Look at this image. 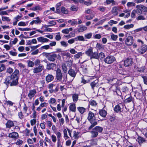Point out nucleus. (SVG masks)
Wrapping results in <instances>:
<instances>
[{
    "label": "nucleus",
    "mask_w": 147,
    "mask_h": 147,
    "mask_svg": "<svg viewBox=\"0 0 147 147\" xmlns=\"http://www.w3.org/2000/svg\"><path fill=\"white\" fill-rule=\"evenodd\" d=\"M18 79L17 78H13L11 76H8L6 78L4 83L7 86L10 84L11 86H14L18 85Z\"/></svg>",
    "instance_id": "nucleus-1"
},
{
    "label": "nucleus",
    "mask_w": 147,
    "mask_h": 147,
    "mask_svg": "<svg viewBox=\"0 0 147 147\" xmlns=\"http://www.w3.org/2000/svg\"><path fill=\"white\" fill-rule=\"evenodd\" d=\"M87 119L91 124V125L88 128L89 130L91 129L97 124V123L96 121V119L94 114L91 111L89 112Z\"/></svg>",
    "instance_id": "nucleus-2"
},
{
    "label": "nucleus",
    "mask_w": 147,
    "mask_h": 147,
    "mask_svg": "<svg viewBox=\"0 0 147 147\" xmlns=\"http://www.w3.org/2000/svg\"><path fill=\"white\" fill-rule=\"evenodd\" d=\"M115 60V58L114 56L110 55L106 57L104 59V61L106 63L111 64L114 62Z\"/></svg>",
    "instance_id": "nucleus-3"
},
{
    "label": "nucleus",
    "mask_w": 147,
    "mask_h": 147,
    "mask_svg": "<svg viewBox=\"0 0 147 147\" xmlns=\"http://www.w3.org/2000/svg\"><path fill=\"white\" fill-rule=\"evenodd\" d=\"M63 76L61 69L58 68L56 70V78L57 80L61 81L62 80Z\"/></svg>",
    "instance_id": "nucleus-4"
},
{
    "label": "nucleus",
    "mask_w": 147,
    "mask_h": 147,
    "mask_svg": "<svg viewBox=\"0 0 147 147\" xmlns=\"http://www.w3.org/2000/svg\"><path fill=\"white\" fill-rule=\"evenodd\" d=\"M134 42L133 37L131 36H128L125 41V44L128 46L131 45Z\"/></svg>",
    "instance_id": "nucleus-5"
},
{
    "label": "nucleus",
    "mask_w": 147,
    "mask_h": 147,
    "mask_svg": "<svg viewBox=\"0 0 147 147\" xmlns=\"http://www.w3.org/2000/svg\"><path fill=\"white\" fill-rule=\"evenodd\" d=\"M132 59L131 58H127L124 61V65L126 67H129L133 63Z\"/></svg>",
    "instance_id": "nucleus-6"
},
{
    "label": "nucleus",
    "mask_w": 147,
    "mask_h": 147,
    "mask_svg": "<svg viewBox=\"0 0 147 147\" xmlns=\"http://www.w3.org/2000/svg\"><path fill=\"white\" fill-rule=\"evenodd\" d=\"M123 105L120 103L115 106L114 108V110L116 113H118L119 112H122L121 110L123 108Z\"/></svg>",
    "instance_id": "nucleus-7"
},
{
    "label": "nucleus",
    "mask_w": 147,
    "mask_h": 147,
    "mask_svg": "<svg viewBox=\"0 0 147 147\" xmlns=\"http://www.w3.org/2000/svg\"><path fill=\"white\" fill-rule=\"evenodd\" d=\"M90 85L92 90L94 91L96 88L99 87L98 81L96 80L91 82Z\"/></svg>",
    "instance_id": "nucleus-8"
},
{
    "label": "nucleus",
    "mask_w": 147,
    "mask_h": 147,
    "mask_svg": "<svg viewBox=\"0 0 147 147\" xmlns=\"http://www.w3.org/2000/svg\"><path fill=\"white\" fill-rule=\"evenodd\" d=\"M57 55L55 54L48 55L46 56L49 61H50L54 62L55 60V58L57 57Z\"/></svg>",
    "instance_id": "nucleus-9"
},
{
    "label": "nucleus",
    "mask_w": 147,
    "mask_h": 147,
    "mask_svg": "<svg viewBox=\"0 0 147 147\" xmlns=\"http://www.w3.org/2000/svg\"><path fill=\"white\" fill-rule=\"evenodd\" d=\"M43 69L44 66L41 65L34 68L33 69V72L34 73H38L42 71Z\"/></svg>",
    "instance_id": "nucleus-10"
},
{
    "label": "nucleus",
    "mask_w": 147,
    "mask_h": 147,
    "mask_svg": "<svg viewBox=\"0 0 147 147\" xmlns=\"http://www.w3.org/2000/svg\"><path fill=\"white\" fill-rule=\"evenodd\" d=\"M147 50V45H142L138 50V53L141 54L144 53Z\"/></svg>",
    "instance_id": "nucleus-11"
},
{
    "label": "nucleus",
    "mask_w": 147,
    "mask_h": 147,
    "mask_svg": "<svg viewBox=\"0 0 147 147\" xmlns=\"http://www.w3.org/2000/svg\"><path fill=\"white\" fill-rule=\"evenodd\" d=\"M68 74L74 78L76 76L77 72L71 68L68 71Z\"/></svg>",
    "instance_id": "nucleus-12"
},
{
    "label": "nucleus",
    "mask_w": 147,
    "mask_h": 147,
    "mask_svg": "<svg viewBox=\"0 0 147 147\" xmlns=\"http://www.w3.org/2000/svg\"><path fill=\"white\" fill-rule=\"evenodd\" d=\"M54 79V76L51 74H48L45 77L46 81L47 83H49L53 81Z\"/></svg>",
    "instance_id": "nucleus-13"
},
{
    "label": "nucleus",
    "mask_w": 147,
    "mask_h": 147,
    "mask_svg": "<svg viewBox=\"0 0 147 147\" xmlns=\"http://www.w3.org/2000/svg\"><path fill=\"white\" fill-rule=\"evenodd\" d=\"M18 134L17 132H15L9 134L8 136L9 137L13 138L14 139H17L18 138Z\"/></svg>",
    "instance_id": "nucleus-14"
},
{
    "label": "nucleus",
    "mask_w": 147,
    "mask_h": 147,
    "mask_svg": "<svg viewBox=\"0 0 147 147\" xmlns=\"http://www.w3.org/2000/svg\"><path fill=\"white\" fill-rule=\"evenodd\" d=\"M5 125L7 128L10 129L11 127H13L14 125L13 121L10 120H8L6 123Z\"/></svg>",
    "instance_id": "nucleus-15"
},
{
    "label": "nucleus",
    "mask_w": 147,
    "mask_h": 147,
    "mask_svg": "<svg viewBox=\"0 0 147 147\" xmlns=\"http://www.w3.org/2000/svg\"><path fill=\"white\" fill-rule=\"evenodd\" d=\"M56 66V64L53 63H50L47 64L46 67V69L48 70H50L51 69L53 70L54 68Z\"/></svg>",
    "instance_id": "nucleus-16"
},
{
    "label": "nucleus",
    "mask_w": 147,
    "mask_h": 147,
    "mask_svg": "<svg viewBox=\"0 0 147 147\" xmlns=\"http://www.w3.org/2000/svg\"><path fill=\"white\" fill-rule=\"evenodd\" d=\"M36 92L35 89L30 90L29 91V93L28 94V96L30 99H31L36 94Z\"/></svg>",
    "instance_id": "nucleus-17"
},
{
    "label": "nucleus",
    "mask_w": 147,
    "mask_h": 147,
    "mask_svg": "<svg viewBox=\"0 0 147 147\" xmlns=\"http://www.w3.org/2000/svg\"><path fill=\"white\" fill-rule=\"evenodd\" d=\"M93 53V48L90 47L85 51V54L88 56L90 57Z\"/></svg>",
    "instance_id": "nucleus-18"
},
{
    "label": "nucleus",
    "mask_w": 147,
    "mask_h": 147,
    "mask_svg": "<svg viewBox=\"0 0 147 147\" xmlns=\"http://www.w3.org/2000/svg\"><path fill=\"white\" fill-rule=\"evenodd\" d=\"M87 29V27L82 26H79L77 28V31L78 32H82Z\"/></svg>",
    "instance_id": "nucleus-19"
},
{
    "label": "nucleus",
    "mask_w": 147,
    "mask_h": 147,
    "mask_svg": "<svg viewBox=\"0 0 147 147\" xmlns=\"http://www.w3.org/2000/svg\"><path fill=\"white\" fill-rule=\"evenodd\" d=\"M99 113L102 117H105L107 115V112L105 110L102 109L100 110Z\"/></svg>",
    "instance_id": "nucleus-20"
},
{
    "label": "nucleus",
    "mask_w": 147,
    "mask_h": 147,
    "mask_svg": "<svg viewBox=\"0 0 147 147\" xmlns=\"http://www.w3.org/2000/svg\"><path fill=\"white\" fill-rule=\"evenodd\" d=\"M103 129L102 127L100 126H96L93 128V130L95 131L96 132H98V133H100L102 132Z\"/></svg>",
    "instance_id": "nucleus-21"
},
{
    "label": "nucleus",
    "mask_w": 147,
    "mask_h": 147,
    "mask_svg": "<svg viewBox=\"0 0 147 147\" xmlns=\"http://www.w3.org/2000/svg\"><path fill=\"white\" fill-rule=\"evenodd\" d=\"M19 71L18 69H16L14 72L12 74V75L11 76L13 78H17V79H19V77L18 76L19 74Z\"/></svg>",
    "instance_id": "nucleus-22"
},
{
    "label": "nucleus",
    "mask_w": 147,
    "mask_h": 147,
    "mask_svg": "<svg viewBox=\"0 0 147 147\" xmlns=\"http://www.w3.org/2000/svg\"><path fill=\"white\" fill-rule=\"evenodd\" d=\"M69 109L71 111L73 112H75L76 109L75 104L74 103H72L69 106Z\"/></svg>",
    "instance_id": "nucleus-23"
},
{
    "label": "nucleus",
    "mask_w": 147,
    "mask_h": 147,
    "mask_svg": "<svg viewBox=\"0 0 147 147\" xmlns=\"http://www.w3.org/2000/svg\"><path fill=\"white\" fill-rule=\"evenodd\" d=\"M92 58L97 59H98V54L97 52H94V53H93L90 57V59H91Z\"/></svg>",
    "instance_id": "nucleus-24"
},
{
    "label": "nucleus",
    "mask_w": 147,
    "mask_h": 147,
    "mask_svg": "<svg viewBox=\"0 0 147 147\" xmlns=\"http://www.w3.org/2000/svg\"><path fill=\"white\" fill-rule=\"evenodd\" d=\"M61 67L63 72L65 73H66L67 72L68 69L66 64L65 63H63Z\"/></svg>",
    "instance_id": "nucleus-25"
},
{
    "label": "nucleus",
    "mask_w": 147,
    "mask_h": 147,
    "mask_svg": "<svg viewBox=\"0 0 147 147\" xmlns=\"http://www.w3.org/2000/svg\"><path fill=\"white\" fill-rule=\"evenodd\" d=\"M77 109L79 112L82 114H83L86 111V109L82 107H78Z\"/></svg>",
    "instance_id": "nucleus-26"
},
{
    "label": "nucleus",
    "mask_w": 147,
    "mask_h": 147,
    "mask_svg": "<svg viewBox=\"0 0 147 147\" xmlns=\"http://www.w3.org/2000/svg\"><path fill=\"white\" fill-rule=\"evenodd\" d=\"M98 10L101 12H104L106 11V8L103 6H99L97 8Z\"/></svg>",
    "instance_id": "nucleus-27"
},
{
    "label": "nucleus",
    "mask_w": 147,
    "mask_h": 147,
    "mask_svg": "<svg viewBox=\"0 0 147 147\" xmlns=\"http://www.w3.org/2000/svg\"><path fill=\"white\" fill-rule=\"evenodd\" d=\"M90 132L91 134V137L92 138L96 137L98 134V132H96L95 131L93 130V131H91Z\"/></svg>",
    "instance_id": "nucleus-28"
},
{
    "label": "nucleus",
    "mask_w": 147,
    "mask_h": 147,
    "mask_svg": "<svg viewBox=\"0 0 147 147\" xmlns=\"http://www.w3.org/2000/svg\"><path fill=\"white\" fill-rule=\"evenodd\" d=\"M136 8H137L136 10H135V11L138 15H140L142 13V11L141 8H140L139 7L137 6V5L136 6Z\"/></svg>",
    "instance_id": "nucleus-29"
},
{
    "label": "nucleus",
    "mask_w": 147,
    "mask_h": 147,
    "mask_svg": "<svg viewBox=\"0 0 147 147\" xmlns=\"http://www.w3.org/2000/svg\"><path fill=\"white\" fill-rule=\"evenodd\" d=\"M137 6L139 7L140 8H141L142 11L144 12H147V7L144 6L143 5H137Z\"/></svg>",
    "instance_id": "nucleus-30"
},
{
    "label": "nucleus",
    "mask_w": 147,
    "mask_h": 147,
    "mask_svg": "<svg viewBox=\"0 0 147 147\" xmlns=\"http://www.w3.org/2000/svg\"><path fill=\"white\" fill-rule=\"evenodd\" d=\"M78 94H73L72 95V98L73 101L74 102H76L78 100Z\"/></svg>",
    "instance_id": "nucleus-31"
},
{
    "label": "nucleus",
    "mask_w": 147,
    "mask_h": 147,
    "mask_svg": "<svg viewBox=\"0 0 147 147\" xmlns=\"http://www.w3.org/2000/svg\"><path fill=\"white\" fill-rule=\"evenodd\" d=\"M6 69L5 65L3 63H0V72Z\"/></svg>",
    "instance_id": "nucleus-32"
},
{
    "label": "nucleus",
    "mask_w": 147,
    "mask_h": 147,
    "mask_svg": "<svg viewBox=\"0 0 147 147\" xmlns=\"http://www.w3.org/2000/svg\"><path fill=\"white\" fill-rule=\"evenodd\" d=\"M117 11V8L116 7H113L112 9V13H113L115 16H116L117 15L118 13Z\"/></svg>",
    "instance_id": "nucleus-33"
},
{
    "label": "nucleus",
    "mask_w": 147,
    "mask_h": 147,
    "mask_svg": "<svg viewBox=\"0 0 147 147\" xmlns=\"http://www.w3.org/2000/svg\"><path fill=\"white\" fill-rule=\"evenodd\" d=\"M28 65L29 67H33L34 65V62L31 60L27 61Z\"/></svg>",
    "instance_id": "nucleus-34"
},
{
    "label": "nucleus",
    "mask_w": 147,
    "mask_h": 147,
    "mask_svg": "<svg viewBox=\"0 0 147 147\" xmlns=\"http://www.w3.org/2000/svg\"><path fill=\"white\" fill-rule=\"evenodd\" d=\"M83 54L84 53L81 52H78L77 54L74 55V57L75 59H78L82 56Z\"/></svg>",
    "instance_id": "nucleus-35"
},
{
    "label": "nucleus",
    "mask_w": 147,
    "mask_h": 147,
    "mask_svg": "<svg viewBox=\"0 0 147 147\" xmlns=\"http://www.w3.org/2000/svg\"><path fill=\"white\" fill-rule=\"evenodd\" d=\"M134 26V25L131 24L125 25L124 26L123 28L127 29H128L130 28H132Z\"/></svg>",
    "instance_id": "nucleus-36"
},
{
    "label": "nucleus",
    "mask_w": 147,
    "mask_h": 147,
    "mask_svg": "<svg viewBox=\"0 0 147 147\" xmlns=\"http://www.w3.org/2000/svg\"><path fill=\"white\" fill-rule=\"evenodd\" d=\"M118 37V36L114 34H112L111 36V38L114 41H116Z\"/></svg>",
    "instance_id": "nucleus-37"
},
{
    "label": "nucleus",
    "mask_w": 147,
    "mask_h": 147,
    "mask_svg": "<svg viewBox=\"0 0 147 147\" xmlns=\"http://www.w3.org/2000/svg\"><path fill=\"white\" fill-rule=\"evenodd\" d=\"M136 5V3L133 2H128L127 4V5L128 7L134 6Z\"/></svg>",
    "instance_id": "nucleus-38"
},
{
    "label": "nucleus",
    "mask_w": 147,
    "mask_h": 147,
    "mask_svg": "<svg viewBox=\"0 0 147 147\" xmlns=\"http://www.w3.org/2000/svg\"><path fill=\"white\" fill-rule=\"evenodd\" d=\"M61 12L65 14H66L68 12L67 10L64 7H62L61 8Z\"/></svg>",
    "instance_id": "nucleus-39"
},
{
    "label": "nucleus",
    "mask_w": 147,
    "mask_h": 147,
    "mask_svg": "<svg viewBox=\"0 0 147 147\" xmlns=\"http://www.w3.org/2000/svg\"><path fill=\"white\" fill-rule=\"evenodd\" d=\"M70 9L72 11H77L78 10V7L75 6L74 5H71Z\"/></svg>",
    "instance_id": "nucleus-40"
},
{
    "label": "nucleus",
    "mask_w": 147,
    "mask_h": 147,
    "mask_svg": "<svg viewBox=\"0 0 147 147\" xmlns=\"http://www.w3.org/2000/svg\"><path fill=\"white\" fill-rule=\"evenodd\" d=\"M2 19L3 21L10 22L11 20L9 17L6 16H2Z\"/></svg>",
    "instance_id": "nucleus-41"
},
{
    "label": "nucleus",
    "mask_w": 147,
    "mask_h": 147,
    "mask_svg": "<svg viewBox=\"0 0 147 147\" xmlns=\"http://www.w3.org/2000/svg\"><path fill=\"white\" fill-rule=\"evenodd\" d=\"M37 40L38 42L42 43L44 42V38L43 37L41 36L37 38Z\"/></svg>",
    "instance_id": "nucleus-42"
},
{
    "label": "nucleus",
    "mask_w": 147,
    "mask_h": 147,
    "mask_svg": "<svg viewBox=\"0 0 147 147\" xmlns=\"http://www.w3.org/2000/svg\"><path fill=\"white\" fill-rule=\"evenodd\" d=\"M146 19V18H145L142 15H140L138 17L136 18V20H144Z\"/></svg>",
    "instance_id": "nucleus-43"
},
{
    "label": "nucleus",
    "mask_w": 147,
    "mask_h": 147,
    "mask_svg": "<svg viewBox=\"0 0 147 147\" xmlns=\"http://www.w3.org/2000/svg\"><path fill=\"white\" fill-rule=\"evenodd\" d=\"M90 105L94 107H96L97 105V103L94 100H93L90 101Z\"/></svg>",
    "instance_id": "nucleus-44"
},
{
    "label": "nucleus",
    "mask_w": 147,
    "mask_h": 147,
    "mask_svg": "<svg viewBox=\"0 0 147 147\" xmlns=\"http://www.w3.org/2000/svg\"><path fill=\"white\" fill-rule=\"evenodd\" d=\"M34 65H35L37 66L38 65H40V60L39 59H36L34 62Z\"/></svg>",
    "instance_id": "nucleus-45"
},
{
    "label": "nucleus",
    "mask_w": 147,
    "mask_h": 147,
    "mask_svg": "<svg viewBox=\"0 0 147 147\" xmlns=\"http://www.w3.org/2000/svg\"><path fill=\"white\" fill-rule=\"evenodd\" d=\"M105 56V55L103 53L101 52L98 54V59L100 58L101 60L102 58H104Z\"/></svg>",
    "instance_id": "nucleus-46"
},
{
    "label": "nucleus",
    "mask_w": 147,
    "mask_h": 147,
    "mask_svg": "<svg viewBox=\"0 0 147 147\" xmlns=\"http://www.w3.org/2000/svg\"><path fill=\"white\" fill-rule=\"evenodd\" d=\"M145 69L144 66H142L140 68H138V69L137 71L141 73L143 72Z\"/></svg>",
    "instance_id": "nucleus-47"
},
{
    "label": "nucleus",
    "mask_w": 147,
    "mask_h": 147,
    "mask_svg": "<svg viewBox=\"0 0 147 147\" xmlns=\"http://www.w3.org/2000/svg\"><path fill=\"white\" fill-rule=\"evenodd\" d=\"M36 20H34L35 23L36 24H40L42 21L38 17L36 18Z\"/></svg>",
    "instance_id": "nucleus-48"
},
{
    "label": "nucleus",
    "mask_w": 147,
    "mask_h": 147,
    "mask_svg": "<svg viewBox=\"0 0 147 147\" xmlns=\"http://www.w3.org/2000/svg\"><path fill=\"white\" fill-rule=\"evenodd\" d=\"M60 42L61 45L65 47H66L68 45L67 43L65 41H62Z\"/></svg>",
    "instance_id": "nucleus-49"
},
{
    "label": "nucleus",
    "mask_w": 147,
    "mask_h": 147,
    "mask_svg": "<svg viewBox=\"0 0 147 147\" xmlns=\"http://www.w3.org/2000/svg\"><path fill=\"white\" fill-rule=\"evenodd\" d=\"M72 64V62L71 60L69 61L66 62V65L68 67L70 68L71 67Z\"/></svg>",
    "instance_id": "nucleus-50"
},
{
    "label": "nucleus",
    "mask_w": 147,
    "mask_h": 147,
    "mask_svg": "<svg viewBox=\"0 0 147 147\" xmlns=\"http://www.w3.org/2000/svg\"><path fill=\"white\" fill-rule=\"evenodd\" d=\"M92 34L91 33L85 34V37L88 39L92 37Z\"/></svg>",
    "instance_id": "nucleus-51"
},
{
    "label": "nucleus",
    "mask_w": 147,
    "mask_h": 147,
    "mask_svg": "<svg viewBox=\"0 0 147 147\" xmlns=\"http://www.w3.org/2000/svg\"><path fill=\"white\" fill-rule=\"evenodd\" d=\"M138 139L139 140V142L140 143H142L145 142V140L144 138L141 137H138Z\"/></svg>",
    "instance_id": "nucleus-52"
},
{
    "label": "nucleus",
    "mask_w": 147,
    "mask_h": 147,
    "mask_svg": "<svg viewBox=\"0 0 147 147\" xmlns=\"http://www.w3.org/2000/svg\"><path fill=\"white\" fill-rule=\"evenodd\" d=\"M94 16V15L93 16H92L90 15H87L84 18L88 20H90L92 19Z\"/></svg>",
    "instance_id": "nucleus-53"
},
{
    "label": "nucleus",
    "mask_w": 147,
    "mask_h": 147,
    "mask_svg": "<svg viewBox=\"0 0 147 147\" xmlns=\"http://www.w3.org/2000/svg\"><path fill=\"white\" fill-rule=\"evenodd\" d=\"M18 29L20 31H29L31 30H32L30 28H18Z\"/></svg>",
    "instance_id": "nucleus-54"
},
{
    "label": "nucleus",
    "mask_w": 147,
    "mask_h": 147,
    "mask_svg": "<svg viewBox=\"0 0 147 147\" xmlns=\"http://www.w3.org/2000/svg\"><path fill=\"white\" fill-rule=\"evenodd\" d=\"M64 135V137H66V139H67L69 138L68 136H67V131L66 129H65L63 131Z\"/></svg>",
    "instance_id": "nucleus-55"
},
{
    "label": "nucleus",
    "mask_w": 147,
    "mask_h": 147,
    "mask_svg": "<svg viewBox=\"0 0 147 147\" xmlns=\"http://www.w3.org/2000/svg\"><path fill=\"white\" fill-rule=\"evenodd\" d=\"M133 98L132 97L130 96L128 98H126L125 100V101L126 102H129L131 101H132Z\"/></svg>",
    "instance_id": "nucleus-56"
},
{
    "label": "nucleus",
    "mask_w": 147,
    "mask_h": 147,
    "mask_svg": "<svg viewBox=\"0 0 147 147\" xmlns=\"http://www.w3.org/2000/svg\"><path fill=\"white\" fill-rule=\"evenodd\" d=\"M48 23L50 24L49 25L50 26L55 25L56 24V23L53 20L49 22Z\"/></svg>",
    "instance_id": "nucleus-57"
},
{
    "label": "nucleus",
    "mask_w": 147,
    "mask_h": 147,
    "mask_svg": "<svg viewBox=\"0 0 147 147\" xmlns=\"http://www.w3.org/2000/svg\"><path fill=\"white\" fill-rule=\"evenodd\" d=\"M56 102V100L54 98H51L49 100V102L50 103L53 104L55 103Z\"/></svg>",
    "instance_id": "nucleus-58"
},
{
    "label": "nucleus",
    "mask_w": 147,
    "mask_h": 147,
    "mask_svg": "<svg viewBox=\"0 0 147 147\" xmlns=\"http://www.w3.org/2000/svg\"><path fill=\"white\" fill-rule=\"evenodd\" d=\"M18 115L19 116V118L21 119H22L24 117V115L22 112L21 111L19 112L18 113Z\"/></svg>",
    "instance_id": "nucleus-59"
},
{
    "label": "nucleus",
    "mask_w": 147,
    "mask_h": 147,
    "mask_svg": "<svg viewBox=\"0 0 147 147\" xmlns=\"http://www.w3.org/2000/svg\"><path fill=\"white\" fill-rule=\"evenodd\" d=\"M78 40L84 41L85 40L83 36H78Z\"/></svg>",
    "instance_id": "nucleus-60"
},
{
    "label": "nucleus",
    "mask_w": 147,
    "mask_h": 147,
    "mask_svg": "<svg viewBox=\"0 0 147 147\" xmlns=\"http://www.w3.org/2000/svg\"><path fill=\"white\" fill-rule=\"evenodd\" d=\"M49 48L50 46L49 45H48L42 46L41 47V49H44L47 50L49 49Z\"/></svg>",
    "instance_id": "nucleus-61"
},
{
    "label": "nucleus",
    "mask_w": 147,
    "mask_h": 147,
    "mask_svg": "<svg viewBox=\"0 0 147 147\" xmlns=\"http://www.w3.org/2000/svg\"><path fill=\"white\" fill-rule=\"evenodd\" d=\"M13 70L12 68L9 67L7 69L6 71L9 73L11 74L13 72Z\"/></svg>",
    "instance_id": "nucleus-62"
},
{
    "label": "nucleus",
    "mask_w": 147,
    "mask_h": 147,
    "mask_svg": "<svg viewBox=\"0 0 147 147\" xmlns=\"http://www.w3.org/2000/svg\"><path fill=\"white\" fill-rule=\"evenodd\" d=\"M62 32L65 34H68L69 33L68 28L64 29L62 30Z\"/></svg>",
    "instance_id": "nucleus-63"
},
{
    "label": "nucleus",
    "mask_w": 147,
    "mask_h": 147,
    "mask_svg": "<svg viewBox=\"0 0 147 147\" xmlns=\"http://www.w3.org/2000/svg\"><path fill=\"white\" fill-rule=\"evenodd\" d=\"M142 78L144 80V83L147 85V77L146 76H142Z\"/></svg>",
    "instance_id": "nucleus-64"
}]
</instances>
